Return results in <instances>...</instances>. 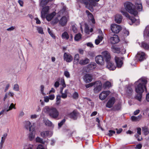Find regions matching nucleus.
I'll list each match as a JSON object with an SVG mask.
<instances>
[{
  "label": "nucleus",
  "instance_id": "9",
  "mask_svg": "<svg viewBox=\"0 0 149 149\" xmlns=\"http://www.w3.org/2000/svg\"><path fill=\"white\" fill-rule=\"evenodd\" d=\"M95 61L98 64L102 65H104L105 62L101 55L97 56L95 58Z\"/></svg>",
  "mask_w": 149,
  "mask_h": 149
},
{
  "label": "nucleus",
  "instance_id": "34",
  "mask_svg": "<svg viewBox=\"0 0 149 149\" xmlns=\"http://www.w3.org/2000/svg\"><path fill=\"white\" fill-rule=\"evenodd\" d=\"M61 84L60 85V88L59 92H62L64 88L66 87V85L64 79H62L61 80Z\"/></svg>",
  "mask_w": 149,
  "mask_h": 149
},
{
  "label": "nucleus",
  "instance_id": "64",
  "mask_svg": "<svg viewBox=\"0 0 149 149\" xmlns=\"http://www.w3.org/2000/svg\"><path fill=\"white\" fill-rule=\"evenodd\" d=\"M24 115V113L23 111H21L19 114V116L22 117Z\"/></svg>",
  "mask_w": 149,
  "mask_h": 149
},
{
  "label": "nucleus",
  "instance_id": "32",
  "mask_svg": "<svg viewBox=\"0 0 149 149\" xmlns=\"http://www.w3.org/2000/svg\"><path fill=\"white\" fill-rule=\"evenodd\" d=\"M61 94V97L63 99H65L67 97V95L69 93L68 90V89H66L65 90L64 92L62 91V92H60Z\"/></svg>",
  "mask_w": 149,
  "mask_h": 149
},
{
  "label": "nucleus",
  "instance_id": "23",
  "mask_svg": "<svg viewBox=\"0 0 149 149\" xmlns=\"http://www.w3.org/2000/svg\"><path fill=\"white\" fill-rule=\"evenodd\" d=\"M68 18L66 17H63L59 21V23L62 26L65 25L67 23Z\"/></svg>",
  "mask_w": 149,
  "mask_h": 149
},
{
  "label": "nucleus",
  "instance_id": "55",
  "mask_svg": "<svg viewBox=\"0 0 149 149\" xmlns=\"http://www.w3.org/2000/svg\"><path fill=\"white\" fill-rule=\"evenodd\" d=\"M38 116V115L36 114L31 115V116L30 117L31 119H36Z\"/></svg>",
  "mask_w": 149,
  "mask_h": 149
},
{
  "label": "nucleus",
  "instance_id": "63",
  "mask_svg": "<svg viewBox=\"0 0 149 149\" xmlns=\"http://www.w3.org/2000/svg\"><path fill=\"white\" fill-rule=\"evenodd\" d=\"M87 45L88 47H94L93 44L91 42H89L87 43Z\"/></svg>",
  "mask_w": 149,
  "mask_h": 149
},
{
  "label": "nucleus",
  "instance_id": "29",
  "mask_svg": "<svg viewBox=\"0 0 149 149\" xmlns=\"http://www.w3.org/2000/svg\"><path fill=\"white\" fill-rule=\"evenodd\" d=\"M43 122L46 126L49 127H53L52 123L47 119H44Z\"/></svg>",
  "mask_w": 149,
  "mask_h": 149
},
{
  "label": "nucleus",
  "instance_id": "18",
  "mask_svg": "<svg viewBox=\"0 0 149 149\" xmlns=\"http://www.w3.org/2000/svg\"><path fill=\"white\" fill-rule=\"evenodd\" d=\"M29 133L28 135V138L30 140L32 141L34 139L35 137V129L29 130Z\"/></svg>",
  "mask_w": 149,
  "mask_h": 149
},
{
  "label": "nucleus",
  "instance_id": "61",
  "mask_svg": "<svg viewBox=\"0 0 149 149\" xmlns=\"http://www.w3.org/2000/svg\"><path fill=\"white\" fill-rule=\"evenodd\" d=\"M49 98L48 96H46L44 97V101L47 102H49Z\"/></svg>",
  "mask_w": 149,
  "mask_h": 149
},
{
  "label": "nucleus",
  "instance_id": "7",
  "mask_svg": "<svg viewBox=\"0 0 149 149\" xmlns=\"http://www.w3.org/2000/svg\"><path fill=\"white\" fill-rule=\"evenodd\" d=\"M15 105V104H14L13 103H12L8 108L7 107L6 108V107H5L4 109L0 112V116L1 115L3 114L5 112H8L9 111L12 110L13 109H16Z\"/></svg>",
  "mask_w": 149,
  "mask_h": 149
},
{
  "label": "nucleus",
  "instance_id": "15",
  "mask_svg": "<svg viewBox=\"0 0 149 149\" xmlns=\"http://www.w3.org/2000/svg\"><path fill=\"white\" fill-rule=\"evenodd\" d=\"M110 41L111 44H115L118 43L120 40L117 35H114L112 37L110 38Z\"/></svg>",
  "mask_w": 149,
  "mask_h": 149
},
{
  "label": "nucleus",
  "instance_id": "36",
  "mask_svg": "<svg viewBox=\"0 0 149 149\" xmlns=\"http://www.w3.org/2000/svg\"><path fill=\"white\" fill-rule=\"evenodd\" d=\"M93 30L92 28H91L90 30H89V28L87 24H85V31L86 33L89 34L90 32H92L93 31Z\"/></svg>",
  "mask_w": 149,
  "mask_h": 149
},
{
  "label": "nucleus",
  "instance_id": "56",
  "mask_svg": "<svg viewBox=\"0 0 149 149\" xmlns=\"http://www.w3.org/2000/svg\"><path fill=\"white\" fill-rule=\"evenodd\" d=\"M73 97L74 99H77L78 97V94L77 92H75L73 93Z\"/></svg>",
  "mask_w": 149,
  "mask_h": 149
},
{
  "label": "nucleus",
  "instance_id": "6",
  "mask_svg": "<svg viewBox=\"0 0 149 149\" xmlns=\"http://www.w3.org/2000/svg\"><path fill=\"white\" fill-rule=\"evenodd\" d=\"M111 28L113 32L116 33H118L122 29V27L120 25L116 24H112Z\"/></svg>",
  "mask_w": 149,
  "mask_h": 149
},
{
  "label": "nucleus",
  "instance_id": "60",
  "mask_svg": "<svg viewBox=\"0 0 149 149\" xmlns=\"http://www.w3.org/2000/svg\"><path fill=\"white\" fill-rule=\"evenodd\" d=\"M36 149H45L42 145H39L38 146Z\"/></svg>",
  "mask_w": 149,
  "mask_h": 149
},
{
  "label": "nucleus",
  "instance_id": "1",
  "mask_svg": "<svg viewBox=\"0 0 149 149\" xmlns=\"http://www.w3.org/2000/svg\"><path fill=\"white\" fill-rule=\"evenodd\" d=\"M147 82V80L144 78H141L135 82L136 84L138 83L139 84L135 87V91L137 94L135 96V98L139 101L141 100L142 93L144 91V88L145 89V91L147 92L146 87V84Z\"/></svg>",
  "mask_w": 149,
  "mask_h": 149
},
{
  "label": "nucleus",
  "instance_id": "16",
  "mask_svg": "<svg viewBox=\"0 0 149 149\" xmlns=\"http://www.w3.org/2000/svg\"><path fill=\"white\" fill-rule=\"evenodd\" d=\"M122 57H119L118 56H116L115 59L116 63L117 66L118 68L121 67L123 64L122 61Z\"/></svg>",
  "mask_w": 149,
  "mask_h": 149
},
{
  "label": "nucleus",
  "instance_id": "53",
  "mask_svg": "<svg viewBox=\"0 0 149 149\" xmlns=\"http://www.w3.org/2000/svg\"><path fill=\"white\" fill-rule=\"evenodd\" d=\"M72 29L74 33H76L77 32V29L76 27L74 25H72Z\"/></svg>",
  "mask_w": 149,
  "mask_h": 149
},
{
  "label": "nucleus",
  "instance_id": "21",
  "mask_svg": "<svg viewBox=\"0 0 149 149\" xmlns=\"http://www.w3.org/2000/svg\"><path fill=\"white\" fill-rule=\"evenodd\" d=\"M107 67L110 70H115L116 67L114 64L110 61L107 62Z\"/></svg>",
  "mask_w": 149,
  "mask_h": 149
},
{
  "label": "nucleus",
  "instance_id": "58",
  "mask_svg": "<svg viewBox=\"0 0 149 149\" xmlns=\"http://www.w3.org/2000/svg\"><path fill=\"white\" fill-rule=\"evenodd\" d=\"M48 97L49 98V99L51 100H53L54 99L55 96L53 94L49 95Z\"/></svg>",
  "mask_w": 149,
  "mask_h": 149
},
{
  "label": "nucleus",
  "instance_id": "57",
  "mask_svg": "<svg viewBox=\"0 0 149 149\" xmlns=\"http://www.w3.org/2000/svg\"><path fill=\"white\" fill-rule=\"evenodd\" d=\"M58 21L59 22L58 19L57 18H56L53 20L52 22L54 24H56Z\"/></svg>",
  "mask_w": 149,
  "mask_h": 149
},
{
  "label": "nucleus",
  "instance_id": "62",
  "mask_svg": "<svg viewBox=\"0 0 149 149\" xmlns=\"http://www.w3.org/2000/svg\"><path fill=\"white\" fill-rule=\"evenodd\" d=\"M137 133L139 135L141 134V129L140 127L137 128Z\"/></svg>",
  "mask_w": 149,
  "mask_h": 149
},
{
  "label": "nucleus",
  "instance_id": "10",
  "mask_svg": "<svg viewBox=\"0 0 149 149\" xmlns=\"http://www.w3.org/2000/svg\"><path fill=\"white\" fill-rule=\"evenodd\" d=\"M101 54L103 57L105 59L106 62L110 61L111 57L110 53L107 51H105L101 53Z\"/></svg>",
  "mask_w": 149,
  "mask_h": 149
},
{
  "label": "nucleus",
  "instance_id": "4",
  "mask_svg": "<svg viewBox=\"0 0 149 149\" xmlns=\"http://www.w3.org/2000/svg\"><path fill=\"white\" fill-rule=\"evenodd\" d=\"M78 1L84 3L86 8L91 10L93 6H95L96 3L93 0H77Z\"/></svg>",
  "mask_w": 149,
  "mask_h": 149
},
{
  "label": "nucleus",
  "instance_id": "44",
  "mask_svg": "<svg viewBox=\"0 0 149 149\" xmlns=\"http://www.w3.org/2000/svg\"><path fill=\"white\" fill-rule=\"evenodd\" d=\"M81 38V35L80 33L76 34L74 37V39L76 41H78Z\"/></svg>",
  "mask_w": 149,
  "mask_h": 149
},
{
  "label": "nucleus",
  "instance_id": "38",
  "mask_svg": "<svg viewBox=\"0 0 149 149\" xmlns=\"http://www.w3.org/2000/svg\"><path fill=\"white\" fill-rule=\"evenodd\" d=\"M135 5L136 7L139 11H140L142 10V4L140 2L136 3Z\"/></svg>",
  "mask_w": 149,
  "mask_h": 149
},
{
  "label": "nucleus",
  "instance_id": "45",
  "mask_svg": "<svg viewBox=\"0 0 149 149\" xmlns=\"http://www.w3.org/2000/svg\"><path fill=\"white\" fill-rule=\"evenodd\" d=\"M104 86L105 88H109L111 86V84L110 82L107 81L104 83Z\"/></svg>",
  "mask_w": 149,
  "mask_h": 149
},
{
  "label": "nucleus",
  "instance_id": "42",
  "mask_svg": "<svg viewBox=\"0 0 149 149\" xmlns=\"http://www.w3.org/2000/svg\"><path fill=\"white\" fill-rule=\"evenodd\" d=\"M141 46L145 49H149V45L146 43L142 42Z\"/></svg>",
  "mask_w": 149,
  "mask_h": 149
},
{
  "label": "nucleus",
  "instance_id": "49",
  "mask_svg": "<svg viewBox=\"0 0 149 149\" xmlns=\"http://www.w3.org/2000/svg\"><path fill=\"white\" fill-rule=\"evenodd\" d=\"M95 82H92L86 85L85 86L86 88L91 87L95 85Z\"/></svg>",
  "mask_w": 149,
  "mask_h": 149
},
{
  "label": "nucleus",
  "instance_id": "47",
  "mask_svg": "<svg viewBox=\"0 0 149 149\" xmlns=\"http://www.w3.org/2000/svg\"><path fill=\"white\" fill-rule=\"evenodd\" d=\"M79 55L77 54H76L74 57V60L75 61L77 62H79Z\"/></svg>",
  "mask_w": 149,
  "mask_h": 149
},
{
  "label": "nucleus",
  "instance_id": "59",
  "mask_svg": "<svg viewBox=\"0 0 149 149\" xmlns=\"http://www.w3.org/2000/svg\"><path fill=\"white\" fill-rule=\"evenodd\" d=\"M142 145L141 144H139L137 145L135 148L136 149H140L142 148Z\"/></svg>",
  "mask_w": 149,
  "mask_h": 149
},
{
  "label": "nucleus",
  "instance_id": "27",
  "mask_svg": "<svg viewBox=\"0 0 149 149\" xmlns=\"http://www.w3.org/2000/svg\"><path fill=\"white\" fill-rule=\"evenodd\" d=\"M86 12L87 14L89 19L91 21L92 23L93 24L95 23V21L92 14L87 10L86 11Z\"/></svg>",
  "mask_w": 149,
  "mask_h": 149
},
{
  "label": "nucleus",
  "instance_id": "22",
  "mask_svg": "<svg viewBox=\"0 0 149 149\" xmlns=\"http://www.w3.org/2000/svg\"><path fill=\"white\" fill-rule=\"evenodd\" d=\"M52 134V132L49 131H44L41 133V136L43 138H45L47 136H51Z\"/></svg>",
  "mask_w": 149,
  "mask_h": 149
},
{
  "label": "nucleus",
  "instance_id": "12",
  "mask_svg": "<svg viewBox=\"0 0 149 149\" xmlns=\"http://www.w3.org/2000/svg\"><path fill=\"white\" fill-rule=\"evenodd\" d=\"M24 125L25 128L26 130H29V131L35 129L33 124H32L29 121H25L24 123Z\"/></svg>",
  "mask_w": 149,
  "mask_h": 149
},
{
  "label": "nucleus",
  "instance_id": "40",
  "mask_svg": "<svg viewBox=\"0 0 149 149\" xmlns=\"http://www.w3.org/2000/svg\"><path fill=\"white\" fill-rule=\"evenodd\" d=\"M142 131H143L144 134L146 135L149 133V130L148 128L146 127H143L142 128Z\"/></svg>",
  "mask_w": 149,
  "mask_h": 149
},
{
  "label": "nucleus",
  "instance_id": "5",
  "mask_svg": "<svg viewBox=\"0 0 149 149\" xmlns=\"http://www.w3.org/2000/svg\"><path fill=\"white\" fill-rule=\"evenodd\" d=\"M120 12L123 15L129 18L130 20L132 22V24L130 23V25H131L133 23H135L136 25H138L139 24L140 21L139 20L136 19L134 17H130L128 14L124 10H120Z\"/></svg>",
  "mask_w": 149,
  "mask_h": 149
},
{
  "label": "nucleus",
  "instance_id": "35",
  "mask_svg": "<svg viewBox=\"0 0 149 149\" xmlns=\"http://www.w3.org/2000/svg\"><path fill=\"white\" fill-rule=\"evenodd\" d=\"M61 37L63 39L67 40L69 38V36L67 32L65 31L62 34Z\"/></svg>",
  "mask_w": 149,
  "mask_h": 149
},
{
  "label": "nucleus",
  "instance_id": "52",
  "mask_svg": "<svg viewBox=\"0 0 149 149\" xmlns=\"http://www.w3.org/2000/svg\"><path fill=\"white\" fill-rule=\"evenodd\" d=\"M109 133L108 134L109 136H112L113 134L115 133V131L113 130H109Z\"/></svg>",
  "mask_w": 149,
  "mask_h": 149
},
{
  "label": "nucleus",
  "instance_id": "2",
  "mask_svg": "<svg viewBox=\"0 0 149 149\" xmlns=\"http://www.w3.org/2000/svg\"><path fill=\"white\" fill-rule=\"evenodd\" d=\"M42 112L45 114L48 115L50 117L56 119L59 116V112L56 108L53 107L45 106L42 109Z\"/></svg>",
  "mask_w": 149,
  "mask_h": 149
},
{
  "label": "nucleus",
  "instance_id": "33",
  "mask_svg": "<svg viewBox=\"0 0 149 149\" xmlns=\"http://www.w3.org/2000/svg\"><path fill=\"white\" fill-rule=\"evenodd\" d=\"M142 116L141 115H140L137 116H132L131 117V118L132 121H139L142 118Z\"/></svg>",
  "mask_w": 149,
  "mask_h": 149
},
{
  "label": "nucleus",
  "instance_id": "17",
  "mask_svg": "<svg viewBox=\"0 0 149 149\" xmlns=\"http://www.w3.org/2000/svg\"><path fill=\"white\" fill-rule=\"evenodd\" d=\"M137 59L140 61H141L145 59V54L144 52L140 51L139 52L137 55Z\"/></svg>",
  "mask_w": 149,
  "mask_h": 149
},
{
  "label": "nucleus",
  "instance_id": "43",
  "mask_svg": "<svg viewBox=\"0 0 149 149\" xmlns=\"http://www.w3.org/2000/svg\"><path fill=\"white\" fill-rule=\"evenodd\" d=\"M13 89L16 91H19V85L17 84H14L13 87Z\"/></svg>",
  "mask_w": 149,
  "mask_h": 149
},
{
  "label": "nucleus",
  "instance_id": "13",
  "mask_svg": "<svg viewBox=\"0 0 149 149\" xmlns=\"http://www.w3.org/2000/svg\"><path fill=\"white\" fill-rule=\"evenodd\" d=\"M100 35L97 36V38L95 40V44L97 45L101 42L103 39L104 35L102 32L100 30H98Z\"/></svg>",
  "mask_w": 149,
  "mask_h": 149
},
{
  "label": "nucleus",
  "instance_id": "14",
  "mask_svg": "<svg viewBox=\"0 0 149 149\" xmlns=\"http://www.w3.org/2000/svg\"><path fill=\"white\" fill-rule=\"evenodd\" d=\"M110 92L109 91H103L99 95V98L101 100H104L110 94Z\"/></svg>",
  "mask_w": 149,
  "mask_h": 149
},
{
  "label": "nucleus",
  "instance_id": "25",
  "mask_svg": "<svg viewBox=\"0 0 149 149\" xmlns=\"http://www.w3.org/2000/svg\"><path fill=\"white\" fill-rule=\"evenodd\" d=\"M122 17L121 15L119 14H116L114 20L115 22L118 24H120L122 21Z\"/></svg>",
  "mask_w": 149,
  "mask_h": 149
},
{
  "label": "nucleus",
  "instance_id": "51",
  "mask_svg": "<svg viewBox=\"0 0 149 149\" xmlns=\"http://www.w3.org/2000/svg\"><path fill=\"white\" fill-rule=\"evenodd\" d=\"M64 75L67 78H69L70 76L69 72L66 70L64 72Z\"/></svg>",
  "mask_w": 149,
  "mask_h": 149
},
{
  "label": "nucleus",
  "instance_id": "8",
  "mask_svg": "<svg viewBox=\"0 0 149 149\" xmlns=\"http://www.w3.org/2000/svg\"><path fill=\"white\" fill-rule=\"evenodd\" d=\"M95 85L94 91L95 93H97L100 91L102 89V84L100 81H97L95 82Z\"/></svg>",
  "mask_w": 149,
  "mask_h": 149
},
{
  "label": "nucleus",
  "instance_id": "11",
  "mask_svg": "<svg viewBox=\"0 0 149 149\" xmlns=\"http://www.w3.org/2000/svg\"><path fill=\"white\" fill-rule=\"evenodd\" d=\"M63 57L64 60L68 63L71 62L73 60L72 56L70 54L66 52L64 53Z\"/></svg>",
  "mask_w": 149,
  "mask_h": 149
},
{
  "label": "nucleus",
  "instance_id": "31",
  "mask_svg": "<svg viewBox=\"0 0 149 149\" xmlns=\"http://www.w3.org/2000/svg\"><path fill=\"white\" fill-rule=\"evenodd\" d=\"M112 51L115 53H119L120 52V49L117 46H112L111 48Z\"/></svg>",
  "mask_w": 149,
  "mask_h": 149
},
{
  "label": "nucleus",
  "instance_id": "19",
  "mask_svg": "<svg viewBox=\"0 0 149 149\" xmlns=\"http://www.w3.org/2000/svg\"><path fill=\"white\" fill-rule=\"evenodd\" d=\"M115 102V99L114 97H112L110 98L107 102L106 106L109 108H111L113 106Z\"/></svg>",
  "mask_w": 149,
  "mask_h": 149
},
{
  "label": "nucleus",
  "instance_id": "37",
  "mask_svg": "<svg viewBox=\"0 0 149 149\" xmlns=\"http://www.w3.org/2000/svg\"><path fill=\"white\" fill-rule=\"evenodd\" d=\"M77 115V112L75 111H73L69 115V116L70 118L75 119L76 118Z\"/></svg>",
  "mask_w": 149,
  "mask_h": 149
},
{
  "label": "nucleus",
  "instance_id": "26",
  "mask_svg": "<svg viewBox=\"0 0 149 149\" xmlns=\"http://www.w3.org/2000/svg\"><path fill=\"white\" fill-rule=\"evenodd\" d=\"M89 61L88 58H86L84 59L80 60L79 62V63L81 65H84L88 63Z\"/></svg>",
  "mask_w": 149,
  "mask_h": 149
},
{
  "label": "nucleus",
  "instance_id": "48",
  "mask_svg": "<svg viewBox=\"0 0 149 149\" xmlns=\"http://www.w3.org/2000/svg\"><path fill=\"white\" fill-rule=\"evenodd\" d=\"M48 33L54 39L55 38V36L54 35V34L50 30V29L49 28L48 29Z\"/></svg>",
  "mask_w": 149,
  "mask_h": 149
},
{
  "label": "nucleus",
  "instance_id": "50",
  "mask_svg": "<svg viewBox=\"0 0 149 149\" xmlns=\"http://www.w3.org/2000/svg\"><path fill=\"white\" fill-rule=\"evenodd\" d=\"M65 119H63L59 123H58V126L59 127H61L65 122Z\"/></svg>",
  "mask_w": 149,
  "mask_h": 149
},
{
  "label": "nucleus",
  "instance_id": "39",
  "mask_svg": "<svg viewBox=\"0 0 149 149\" xmlns=\"http://www.w3.org/2000/svg\"><path fill=\"white\" fill-rule=\"evenodd\" d=\"M144 35L145 36H149V26L146 28L144 32Z\"/></svg>",
  "mask_w": 149,
  "mask_h": 149
},
{
  "label": "nucleus",
  "instance_id": "30",
  "mask_svg": "<svg viewBox=\"0 0 149 149\" xmlns=\"http://www.w3.org/2000/svg\"><path fill=\"white\" fill-rule=\"evenodd\" d=\"M56 13L54 12L51 14H48L46 16L47 20L48 21H50L56 15Z\"/></svg>",
  "mask_w": 149,
  "mask_h": 149
},
{
  "label": "nucleus",
  "instance_id": "3",
  "mask_svg": "<svg viewBox=\"0 0 149 149\" xmlns=\"http://www.w3.org/2000/svg\"><path fill=\"white\" fill-rule=\"evenodd\" d=\"M124 6L125 10L130 13L136 15L137 14V12L133 8L132 4L129 2H126L124 3Z\"/></svg>",
  "mask_w": 149,
  "mask_h": 149
},
{
  "label": "nucleus",
  "instance_id": "54",
  "mask_svg": "<svg viewBox=\"0 0 149 149\" xmlns=\"http://www.w3.org/2000/svg\"><path fill=\"white\" fill-rule=\"evenodd\" d=\"M36 141L37 142L41 143L42 141V139L40 137H37L36 138Z\"/></svg>",
  "mask_w": 149,
  "mask_h": 149
},
{
  "label": "nucleus",
  "instance_id": "24",
  "mask_svg": "<svg viewBox=\"0 0 149 149\" xmlns=\"http://www.w3.org/2000/svg\"><path fill=\"white\" fill-rule=\"evenodd\" d=\"M49 9V6H47L44 8L41 12V17L44 18L45 17V15L48 12Z\"/></svg>",
  "mask_w": 149,
  "mask_h": 149
},
{
  "label": "nucleus",
  "instance_id": "28",
  "mask_svg": "<svg viewBox=\"0 0 149 149\" xmlns=\"http://www.w3.org/2000/svg\"><path fill=\"white\" fill-rule=\"evenodd\" d=\"M7 136V134L6 133L4 134L1 137L0 142V146L1 148L3 147L4 143Z\"/></svg>",
  "mask_w": 149,
  "mask_h": 149
},
{
  "label": "nucleus",
  "instance_id": "20",
  "mask_svg": "<svg viewBox=\"0 0 149 149\" xmlns=\"http://www.w3.org/2000/svg\"><path fill=\"white\" fill-rule=\"evenodd\" d=\"M92 76L90 74H86L84 77V80L86 83H89L92 81Z\"/></svg>",
  "mask_w": 149,
  "mask_h": 149
},
{
  "label": "nucleus",
  "instance_id": "46",
  "mask_svg": "<svg viewBox=\"0 0 149 149\" xmlns=\"http://www.w3.org/2000/svg\"><path fill=\"white\" fill-rule=\"evenodd\" d=\"M37 30L39 33L41 34H43L44 33L43 29L41 27H37Z\"/></svg>",
  "mask_w": 149,
  "mask_h": 149
},
{
  "label": "nucleus",
  "instance_id": "41",
  "mask_svg": "<svg viewBox=\"0 0 149 149\" xmlns=\"http://www.w3.org/2000/svg\"><path fill=\"white\" fill-rule=\"evenodd\" d=\"M52 0H42L40 3V5L42 6L46 5L48 3L51 1Z\"/></svg>",
  "mask_w": 149,
  "mask_h": 149
}]
</instances>
